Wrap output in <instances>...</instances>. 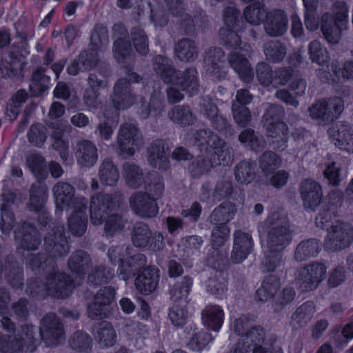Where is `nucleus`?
Returning <instances> with one entry per match:
<instances>
[{
	"label": "nucleus",
	"instance_id": "48",
	"mask_svg": "<svg viewBox=\"0 0 353 353\" xmlns=\"http://www.w3.org/2000/svg\"><path fill=\"white\" fill-rule=\"evenodd\" d=\"M193 285V279L188 275L182 277L181 281L175 283L170 289L171 299L174 303L183 301L186 303Z\"/></svg>",
	"mask_w": 353,
	"mask_h": 353
},
{
	"label": "nucleus",
	"instance_id": "59",
	"mask_svg": "<svg viewBox=\"0 0 353 353\" xmlns=\"http://www.w3.org/2000/svg\"><path fill=\"white\" fill-rule=\"evenodd\" d=\"M27 138L32 145L41 148L47 140V129L41 123H34L27 132Z\"/></svg>",
	"mask_w": 353,
	"mask_h": 353
},
{
	"label": "nucleus",
	"instance_id": "58",
	"mask_svg": "<svg viewBox=\"0 0 353 353\" xmlns=\"http://www.w3.org/2000/svg\"><path fill=\"white\" fill-rule=\"evenodd\" d=\"M239 141L247 148L254 152H259L263 149V142L251 128H247L241 132Z\"/></svg>",
	"mask_w": 353,
	"mask_h": 353
},
{
	"label": "nucleus",
	"instance_id": "11",
	"mask_svg": "<svg viewBox=\"0 0 353 353\" xmlns=\"http://www.w3.org/2000/svg\"><path fill=\"white\" fill-rule=\"evenodd\" d=\"M132 243L134 247L152 252L162 250L165 247L164 237L159 232H152L145 223H137L132 232Z\"/></svg>",
	"mask_w": 353,
	"mask_h": 353
},
{
	"label": "nucleus",
	"instance_id": "45",
	"mask_svg": "<svg viewBox=\"0 0 353 353\" xmlns=\"http://www.w3.org/2000/svg\"><path fill=\"white\" fill-rule=\"evenodd\" d=\"M27 166L37 181H44L48 176L46 160L39 153L30 154L26 159Z\"/></svg>",
	"mask_w": 353,
	"mask_h": 353
},
{
	"label": "nucleus",
	"instance_id": "9",
	"mask_svg": "<svg viewBox=\"0 0 353 353\" xmlns=\"http://www.w3.org/2000/svg\"><path fill=\"white\" fill-rule=\"evenodd\" d=\"M30 54L28 42H14L9 52L8 60L3 61L1 73L5 79H22L24 77L26 59Z\"/></svg>",
	"mask_w": 353,
	"mask_h": 353
},
{
	"label": "nucleus",
	"instance_id": "6",
	"mask_svg": "<svg viewBox=\"0 0 353 353\" xmlns=\"http://www.w3.org/2000/svg\"><path fill=\"white\" fill-rule=\"evenodd\" d=\"M110 263L117 265V273L124 281L133 279L135 273L147 263V257L141 253L130 255V250L123 245L109 248L107 253Z\"/></svg>",
	"mask_w": 353,
	"mask_h": 353
},
{
	"label": "nucleus",
	"instance_id": "4",
	"mask_svg": "<svg viewBox=\"0 0 353 353\" xmlns=\"http://www.w3.org/2000/svg\"><path fill=\"white\" fill-rule=\"evenodd\" d=\"M46 281L39 284L37 279L31 278L27 281L26 292L33 296L37 294V289L42 287L44 292L43 298L50 297L53 299L65 300L68 299L77 287L75 280L68 273L53 268L46 273Z\"/></svg>",
	"mask_w": 353,
	"mask_h": 353
},
{
	"label": "nucleus",
	"instance_id": "42",
	"mask_svg": "<svg viewBox=\"0 0 353 353\" xmlns=\"http://www.w3.org/2000/svg\"><path fill=\"white\" fill-rule=\"evenodd\" d=\"M268 12L264 3L254 1L244 8L243 17L245 21L251 25L264 24Z\"/></svg>",
	"mask_w": 353,
	"mask_h": 353
},
{
	"label": "nucleus",
	"instance_id": "29",
	"mask_svg": "<svg viewBox=\"0 0 353 353\" xmlns=\"http://www.w3.org/2000/svg\"><path fill=\"white\" fill-rule=\"evenodd\" d=\"M225 313L221 306L208 304L201 311V322L208 330L219 332L224 323Z\"/></svg>",
	"mask_w": 353,
	"mask_h": 353
},
{
	"label": "nucleus",
	"instance_id": "25",
	"mask_svg": "<svg viewBox=\"0 0 353 353\" xmlns=\"http://www.w3.org/2000/svg\"><path fill=\"white\" fill-rule=\"evenodd\" d=\"M288 19L285 12L281 9H273L268 12L263 24L265 32L271 37H280L287 31Z\"/></svg>",
	"mask_w": 353,
	"mask_h": 353
},
{
	"label": "nucleus",
	"instance_id": "14",
	"mask_svg": "<svg viewBox=\"0 0 353 353\" xmlns=\"http://www.w3.org/2000/svg\"><path fill=\"white\" fill-rule=\"evenodd\" d=\"M39 333L41 339L52 347L61 345L65 339L63 325L54 313H48L41 319Z\"/></svg>",
	"mask_w": 353,
	"mask_h": 353
},
{
	"label": "nucleus",
	"instance_id": "39",
	"mask_svg": "<svg viewBox=\"0 0 353 353\" xmlns=\"http://www.w3.org/2000/svg\"><path fill=\"white\" fill-rule=\"evenodd\" d=\"M236 211L234 203L228 201L223 202L212 212L211 223L214 225H228V223L233 219Z\"/></svg>",
	"mask_w": 353,
	"mask_h": 353
},
{
	"label": "nucleus",
	"instance_id": "35",
	"mask_svg": "<svg viewBox=\"0 0 353 353\" xmlns=\"http://www.w3.org/2000/svg\"><path fill=\"white\" fill-rule=\"evenodd\" d=\"M46 70L43 67H38L33 70L29 85L31 97H39L49 89L50 77L46 75Z\"/></svg>",
	"mask_w": 353,
	"mask_h": 353
},
{
	"label": "nucleus",
	"instance_id": "51",
	"mask_svg": "<svg viewBox=\"0 0 353 353\" xmlns=\"http://www.w3.org/2000/svg\"><path fill=\"white\" fill-rule=\"evenodd\" d=\"M130 39L137 52L142 56H146L149 52V42L144 30L139 26H135L130 29Z\"/></svg>",
	"mask_w": 353,
	"mask_h": 353
},
{
	"label": "nucleus",
	"instance_id": "34",
	"mask_svg": "<svg viewBox=\"0 0 353 353\" xmlns=\"http://www.w3.org/2000/svg\"><path fill=\"white\" fill-rule=\"evenodd\" d=\"M280 286L281 281L278 276L273 274L266 276L261 286L254 293L255 301L265 303L272 299Z\"/></svg>",
	"mask_w": 353,
	"mask_h": 353
},
{
	"label": "nucleus",
	"instance_id": "19",
	"mask_svg": "<svg viewBox=\"0 0 353 353\" xmlns=\"http://www.w3.org/2000/svg\"><path fill=\"white\" fill-rule=\"evenodd\" d=\"M117 143L119 152L123 154L132 156L136 150L142 144L137 126L132 123H125L120 127Z\"/></svg>",
	"mask_w": 353,
	"mask_h": 353
},
{
	"label": "nucleus",
	"instance_id": "46",
	"mask_svg": "<svg viewBox=\"0 0 353 353\" xmlns=\"http://www.w3.org/2000/svg\"><path fill=\"white\" fill-rule=\"evenodd\" d=\"M195 42L190 39H181L174 46L176 57L181 61H194L198 54Z\"/></svg>",
	"mask_w": 353,
	"mask_h": 353
},
{
	"label": "nucleus",
	"instance_id": "62",
	"mask_svg": "<svg viewBox=\"0 0 353 353\" xmlns=\"http://www.w3.org/2000/svg\"><path fill=\"white\" fill-rule=\"evenodd\" d=\"M270 175L268 181L264 179H257L256 184L258 188L267 187L270 184L274 188L280 189L287 184L290 178L289 172L285 170H276Z\"/></svg>",
	"mask_w": 353,
	"mask_h": 353
},
{
	"label": "nucleus",
	"instance_id": "18",
	"mask_svg": "<svg viewBox=\"0 0 353 353\" xmlns=\"http://www.w3.org/2000/svg\"><path fill=\"white\" fill-rule=\"evenodd\" d=\"M137 100L132 86L126 77H121L115 82L111 101L116 110H125L132 106Z\"/></svg>",
	"mask_w": 353,
	"mask_h": 353
},
{
	"label": "nucleus",
	"instance_id": "47",
	"mask_svg": "<svg viewBox=\"0 0 353 353\" xmlns=\"http://www.w3.org/2000/svg\"><path fill=\"white\" fill-rule=\"evenodd\" d=\"M259 165L265 176H268L277 170L282 164V159L279 154L271 151H264L259 157Z\"/></svg>",
	"mask_w": 353,
	"mask_h": 353
},
{
	"label": "nucleus",
	"instance_id": "22",
	"mask_svg": "<svg viewBox=\"0 0 353 353\" xmlns=\"http://www.w3.org/2000/svg\"><path fill=\"white\" fill-rule=\"evenodd\" d=\"M90 47L81 50L79 54L67 66L66 72L69 75L76 76L80 72H89L98 65V52Z\"/></svg>",
	"mask_w": 353,
	"mask_h": 353
},
{
	"label": "nucleus",
	"instance_id": "50",
	"mask_svg": "<svg viewBox=\"0 0 353 353\" xmlns=\"http://www.w3.org/2000/svg\"><path fill=\"white\" fill-rule=\"evenodd\" d=\"M80 157L78 163L81 166L90 168L94 165L98 159V153L96 145L89 140H83L79 143Z\"/></svg>",
	"mask_w": 353,
	"mask_h": 353
},
{
	"label": "nucleus",
	"instance_id": "36",
	"mask_svg": "<svg viewBox=\"0 0 353 353\" xmlns=\"http://www.w3.org/2000/svg\"><path fill=\"white\" fill-rule=\"evenodd\" d=\"M152 63L155 72L165 83L169 84L172 82L173 77L177 72V69L170 58L159 54L153 58Z\"/></svg>",
	"mask_w": 353,
	"mask_h": 353
},
{
	"label": "nucleus",
	"instance_id": "3",
	"mask_svg": "<svg viewBox=\"0 0 353 353\" xmlns=\"http://www.w3.org/2000/svg\"><path fill=\"white\" fill-rule=\"evenodd\" d=\"M336 216L337 210L334 208L323 205L316 217V225L327 230L324 248L329 252L344 250L350 246L353 240V226L351 223L339 221L330 225Z\"/></svg>",
	"mask_w": 353,
	"mask_h": 353
},
{
	"label": "nucleus",
	"instance_id": "61",
	"mask_svg": "<svg viewBox=\"0 0 353 353\" xmlns=\"http://www.w3.org/2000/svg\"><path fill=\"white\" fill-rule=\"evenodd\" d=\"M113 277L110 270L104 265H98L88 274V282L93 286H99L108 283Z\"/></svg>",
	"mask_w": 353,
	"mask_h": 353
},
{
	"label": "nucleus",
	"instance_id": "26",
	"mask_svg": "<svg viewBox=\"0 0 353 353\" xmlns=\"http://www.w3.org/2000/svg\"><path fill=\"white\" fill-rule=\"evenodd\" d=\"M148 161L150 166L162 171L170 167L168 155L165 151V143L163 139L154 140L148 148Z\"/></svg>",
	"mask_w": 353,
	"mask_h": 353
},
{
	"label": "nucleus",
	"instance_id": "21",
	"mask_svg": "<svg viewBox=\"0 0 353 353\" xmlns=\"http://www.w3.org/2000/svg\"><path fill=\"white\" fill-rule=\"evenodd\" d=\"M130 205L134 213L141 217L153 218L159 212L156 199L145 192L133 194L130 198Z\"/></svg>",
	"mask_w": 353,
	"mask_h": 353
},
{
	"label": "nucleus",
	"instance_id": "44",
	"mask_svg": "<svg viewBox=\"0 0 353 353\" xmlns=\"http://www.w3.org/2000/svg\"><path fill=\"white\" fill-rule=\"evenodd\" d=\"M99 177L101 183L104 185H117L119 179V172L112 160L105 159L102 161L99 167Z\"/></svg>",
	"mask_w": 353,
	"mask_h": 353
},
{
	"label": "nucleus",
	"instance_id": "2",
	"mask_svg": "<svg viewBox=\"0 0 353 353\" xmlns=\"http://www.w3.org/2000/svg\"><path fill=\"white\" fill-rule=\"evenodd\" d=\"M74 188L67 182H59L53 187L56 207L60 210L73 209L68 219V230L74 236L84 235L88 228L87 202L74 197Z\"/></svg>",
	"mask_w": 353,
	"mask_h": 353
},
{
	"label": "nucleus",
	"instance_id": "49",
	"mask_svg": "<svg viewBox=\"0 0 353 353\" xmlns=\"http://www.w3.org/2000/svg\"><path fill=\"white\" fill-rule=\"evenodd\" d=\"M123 175L128 187L137 189L144 183V175L142 169L133 163L123 164Z\"/></svg>",
	"mask_w": 353,
	"mask_h": 353
},
{
	"label": "nucleus",
	"instance_id": "38",
	"mask_svg": "<svg viewBox=\"0 0 353 353\" xmlns=\"http://www.w3.org/2000/svg\"><path fill=\"white\" fill-rule=\"evenodd\" d=\"M321 250V242L314 238L301 241L296 246L294 252V259L296 261H303L309 258L316 256Z\"/></svg>",
	"mask_w": 353,
	"mask_h": 353
},
{
	"label": "nucleus",
	"instance_id": "16",
	"mask_svg": "<svg viewBox=\"0 0 353 353\" xmlns=\"http://www.w3.org/2000/svg\"><path fill=\"white\" fill-rule=\"evenodd\" d=\"M14 241L23 250L35 251L41 243V235L33 223L25 221L14 231Z\"/></svg>",
	"mask_w": 353,
	"mask_h": 353
},
{
	"label": "nucleus",
	"instance_id": "32",
	"mask_svg": "<svg viewBox=\"0 0 353 353\" xmlns=\"http://www.w3.org/2000/svg\"><path fill=\"white\" fill-rule=\"evenodd\" d=\"M106 81L98 78L94 73L88 77V86L83 94L84 103L89 108H97L99 104L100 91L105 88Z\"/></svg>",
	"mask_w": 353,
	"mask_h": 353
},
{
	"label": "nucleus",
	"instance_id": "28",
	"mask_svg": "<svg viewBox=\"0 0 353 353\" xmlns=\"http://www.w3.org/2000/svg\"><path fill=\"white\" fill-rule=\"evenodd\" d=\"M328 133L340 150L353 152V129L350 124L346 122L337 124L330 128Z\"/></svg>",
	"mask_w": 353,
	"mask_h": 353
},
{
	"label": "nucleus",
	"instance_id": "5",
	"mask_svg": "<svg viewBox=\"0 0 353 353\" xmlns=\"http://www.w3.org/2000/svg\"><path fill=\"white\" fill-rule=\"evenodd\" d=\"M349 8L347 3L336 1L332 6V12H326L321 16V29L325 39L336 44L341 39L342 33L347 28Z\"/></svg>",
	"mask_w": 353,
	"mask_h": 353
},
{
	"label": "nucleus",
	"instance_id": "37",
	"mask_svg": "<svg viewBox=\"0 0 353 353\" xmlns=\"http://www.w3.org/2000/svg\"><path fill=\"white\" fill-rule=\"evenodd\" d=\"M168 117L174 123L182 128L194 125L196 121V115L188 104L176 105L168 112Z\"/></svg>",
	"mask_w": 353,
	"mask_h": 353
},
{
	"label": "nucleus",
	"instance_id": "41",
	"mask_svg": "<svg viewBox=\"0 0 353 353\" xmlns=\"http://www.w3.org/2000/svg\"><path fill=\"white\" fill-rule=\"evenodd\" d=\"M68 345L77 353H90L93 347V340L87 332L78 330L70 336Z\"/></svg>",
	"mask_w": 353,
	"mask_h": 353
},
{
	"label": "nucleus",
	"instance_id": "15",
	"mask_svg": "<svg viewBox=\"0 0 353 353\" xmlns=\"http://www.w3.org/2000/svg\"><path fill=\"white\" fill-rule=\"evenodd\" d=\"M323 82L330 85H338L341 80H353V60H346L342 65L339 61H332L327 65L326 69L319 73Z\"/></svg>",
	"mask_w": 353,
	"mask_h": 353
},
{
	"label": "nucleus",
	"instance_id": "17",
	"mask_svg": "<svg viewBox=\"0 0 353 353\" xmlns=\"http://www.w3.org/2000/svg\"><path fill=\"white\" fill-rule=\"evenodd\" d=\"M134 284L137 292L147 296L154 292L159 283L160 270L154 265L146 264L136 272Z\"/></svg>",
	"mask_w": 353,
	"mask_h": 353
},
{
	"label": "nucleus",
	"instance_id": "30",
	"mask_svg": "<svg viewBox=\"0 0 353 353\" xmlns=\"http://www.w3.org/2000/svg\"><path fill=\"white\" fill-rule=\"evenodd\" d=\"M92 265L90 256L83 250H77L68 259V267L70 272L83 279Z\"/></svg>",
	"mask_w": 353,
	"mask_h": 353
},
{
	"label": "nucleus",
	"instance_id": "54",
	"mask_svg": "<svg viewBox=\"0 0 353 353\" xmlns=\"http://www.w3.org/2000/svg\"><path fill=\"white\" fill-rule=\"evenodd\" d=\"M190 327L194 332L188 346L190 349L200 352L213 340L212 334L203 330L195 332L197 330L195 324L190 325Z\"/></svg>",
	"mask_w": 353,
	"mask_h": 353
},
{
	"label": "nucleus",
	"instance_id": "7",
	"mask_svg": "<svg viewBox=\"0 0 353 353\" xmlns=\"http://www.w3.org/2000/svg\"><path fill=\"white\" fill-rule=\"evenodd\" d=\"M284 108L276 104H271L263 116V126L268 134L272 139L274 148L284 150L288 147V127L283 121Z\"/></svg>",
	"mask_w": 353,
	"mask_h": 353
},
{
	"label": "nucleus",
	"instance_id": "24",
	"mask_svg": "<svg viewBox=\"0 0 353 353\" xmlns=\"http://www.w3.org/2000/svg\"><path fill=\"white\" fill-rule=\"evenodd\" d=\"M253 248L254 241L251 234L241 230L235 231L231 252L232 262L234 263H242L252 252Z\"/></svg>",
	"mask_w": 353,
	"mask_h": 353
},
{
	"label": "nucleus",
	"instance_id": "53",
	"mask_svg": "<svg viewBox=\"0 0 353 353\" xmlns=\"http://www.w3.org/2000/svg\"><path fill=\"white\" fill-rule=\"evenodd\" d=\"M112 53L118 63H123L132 54L131 41L126 38L116 39L113 42Z\"/></svg>",
	"mask_w": 353,
	"mask_h": 353
},
{
	"label": "nucleus",
	"instance_id": "13",
	"mask_svg": "<svg viewBox=\"0 0 353 353\" xmlns=\"http://www.w3.org/2000/svg\"><path fill=\"white\" fill-rule=\"evenodd\" d=\"M118 207V196L116 194L98 192L92 196L90 204L91 222L94 225L102 224L106 215Z\"/></svg>",
	"mask_w": 353,
	"mask_h": 353
},
{
	"label": "nucleus",
	"instance_id": "31",
	"mask_svg": "<svg viewBox=\"0 0 353 353\" xmlns=\"http://www.w3.org/2000/svg\"><path fill=\"white\" fill-rule=\"evenodd\" d=\"M257 164L251 159L240 161L234 169L236 181L241 185H249L257 181ZM255 186L258 188L255 183Z\"/></svg>",
	"mask_w": 353,
	"mask_h": 353
},
{
	"label": "nucleus",
	"instance_id": "20",
	"mask_svg": "<svg viewBox=\"0 0 353 353\" xmlns=\"http://www.w3.org/2000/svg\"><path fill=\"white\" fill-rule=\"evenodd\" d=\"M299 192L306 210L315 211L323 201L322 187L313 179H303L299 185Z\"/></svg>",
	"mask_w": 353,
	"mask_h": 353
},
{
	"label": "nucleus",
	"instance_id": "12",
	"mask_svg": "<svg viewBox=\"0 0 353 353\" xmlns=\"http://www.w3.org/2000/svg\"><path fill=\"white\" fill-rule=\"evenodd\" d=\"M327 270V265L320 261H314L301 268L296 276L299 290L308 292L317 288L325 279Z\"/></svg>",
	"mask_w": 353,
	"mask_h": 353
},
{
	"label": "nucleus",
	"instance_id": "56",
	"mask_svg": "<svg viewBox=\"0 0 353 353\" xmlns=\"http://www.w3.org/2000/svg\"><path fill=\"white\" fill-rule=\"evenodd\" d=\"M243 30L227 29L221 28L219 31V37L223 45L227 50L240 49L241 45V38L239 32Z\"/></svg>",
	"mask_w": 353,
	"mask_h": 353
},
{
	"label": "nucleus",
	"instance_id": "8",
	"mask_svg": "<svg viewBox=\"0 0 353 353\" xmlns=\"http://www.w3.org/2000/svg\"><path fill=\"white\" fill-rule=\"evenodd\" d=\"M36 327L32 324H23L15 335L0 334V352L21 353L25 350L33 352L37 347Z\"/></svg>",
	"mask_w": 353,
	"mask_h": 353
},
{
	"label": "nucleus",
	"instance_id": "23",
	"mask_svg": "<svg viewBox=\"0 0 353 353\" xmlns=\"http://www.w3.org/2000/svg\"><path fill=\"white\" fill-rule=\"evenodd\" d=\"M177 72L173 77L169 84L178 87L181 91L190 96L196 95L199 92V79L196 68L190 67L183 71L177 69Z\"/></svg>",
	"mask_w": 353,
	"mask_h": 353
},
{
	"label": "nucleus",
	"instance_id": "63",
	"mask_svg": "<svg viewBox=\"0 0 353 353\" xmlns=\"http://www.w3.org/2000/svg\"><path fill=\"white\" fill-rule=\"evenodd\" d=\"M314 312V305L311 301H305L299 306L292 316V319L302 327L311 319Z\"/></svg>",
	"mask_w": 353,
	"mask_h": 353
},
{
	"label": "nucleus",
	"instance_id": "60",
	"mask_svg": "<svg viewBox=\"0 0 353 353\" xmlns=\"http://www.w3.org/2000/svg\"><path fill=\"white\" fill-rule=\"evenodd\" d=\"M308 53L311 61L319 65H323L330 59L327 50L318 40L310 42Z\"/></svg>",
	"mask_w": 353,
	"mask_h": 353
},
{
	"label": "nucleus",
	"instance_id": "10",
	"mask_svg": "<svg viewBox=\"0 0 353 353\" xmlns=\"http://www.w3.org/2000/svg\"><path fill=\"white\" fill-rule=\"evenodd\" d=\"M263 226L267 232L268 249L282 252L291 241L289 227L281 224L280 215L276 212L268 214L264 221Z\"/></svg>",
	"mask_w": 353,
	"mask_h": 353
},
{
	"label": "nucleus",
	"instance_id": "1",
	"mask_svg": "<svg viewBox=\"0 0 353 353\" xmlns=\"http://www.w3.org/2000/svg\"><path fill=\"white\" fill-rule=\"evenodd\" d=\"M196 142L206 144L205 154L191 159L187 165L191 178L198 179L208 174L218 165H225L230 160V152L225 141L209 129H200L194 134Z\"/></svg>",
	"mask_w": 353,
	"mask_h": 353
},
{
	"label": "nucleus",
	"instance_id": "64",
	"mask_svg": "<svg viewBox=\"0 0 353 353\" xmlns=\"http://www.w3.org/2000/svg\"><path fill=\"white\" fill-rule=\"evenodd\" d=\"M104 233L107 236H113L123 230L125 221L121 214H112L104 219Z\"/></svg>",
	"mask_w": 353,
	"mask_h": 353
},
{
	"label": "nucleus",
	"instance_id": "52",
	"mask_svg": "<svg viewBox=\"0 0 353 353\" xmlns=\"http://www.w3.org/2000/svg\"><path fill=\"white\" fill-rule=\"evenodd\" d=\"M264 53L269 61L279 63L287 54V47L281 41H271L265 44Z\"/></svg>",
	"mask_w": 353,
	"mask_h": 353
},
{
	"label": "nucleus",
	"instance_id": "43",
	"mask_svg": "<svg viewBox=\"0 0 353 353\" xmlns=\"http://www.w3.org/2000/svg\"><path fill=\"white\" fill-rule=\"evenodd\" d=\"M309 115L314 120L332 123L335 120L332 112L329 110L328 101L322 98L316 100L309 108Z\"/></svg>",
	"mask_w": 353,
	"mask_h": 353
},
{
	"label": "nucleus",
	"instance_id": "27",
	"mask_svg": "<svg viewBox=\"0 0 353 353\" xmlns=\"http://www.w3.org/2000/svg\"><path fill=\"white\" fill-rule=\"evenodd\" d=\"M227 59L231 68L243 82L249 83L253 81L254 77V69L244 54L236 52H231L228 54Z\"/></svg>",
	"mask_w": 353,
	"mask_h": 353
},
{
	"label": "nucleus",
	"instance_id": "33",
	"mask_svg": "<svg viewBox=\"0 0 353 353\" xmlns=\"http://www.w3.org/2000/svg\"><path fill=\"white\" fill-rule=\"evenodd\" d=\"M52 128L51 138L53 140V147L59 152L62 159H66L68 156L69 141L65 137V132L68 125L61 121L52 123L49 125Z\"/></svg>",
	"mask_w": 353,
	"mask_h": 353
},
{
	"label": "nucleus",
	"instance_id": "57",
	"mask_svg": "<svg viewBox=\"0 0 353 353\" xmlns=\"http://www.w3.org/2000/svg\"><path fill=\"white\" fill-rule=\"evenodd\" d=\"M97 335L99 343L105 347H112L116 343V332L109 321H105L99 323Z\"/></svg>",
	"mask_w": 353,
	"mask_h": 353
},
{
	"label": "nucleus",
	"instance_id": "40",
	"mask_svg": "<svg viewBox=\"0 0 353 353\" xmlns=\"http://www.w3.org/2000/svg\"><path fill=\"white\" fill-rule=\"evenodd\" d=\"M48 197V189L44 183H32L30 188L29 209L39 212L45 207Z\"/></svg>",
	"mask_w": 353,
	"mask_h": 353
},
{
	"label": "nucleus",
	"instance_id": "55",
	"mask_svg": "<svg viewBox=\"0 0 353 353\" xmlns=\"http://www.w3.org/2000/svg\"><path fill=\"white\" fill-rule=\"evenodd\" d=\"M108 30L107 26L101 23H97L90 35L89 47L94 51H100L102 46L108 42Z\"/></svg>",
	"mask_w": 353,
	"mask_h": 353
}]
</instances>
